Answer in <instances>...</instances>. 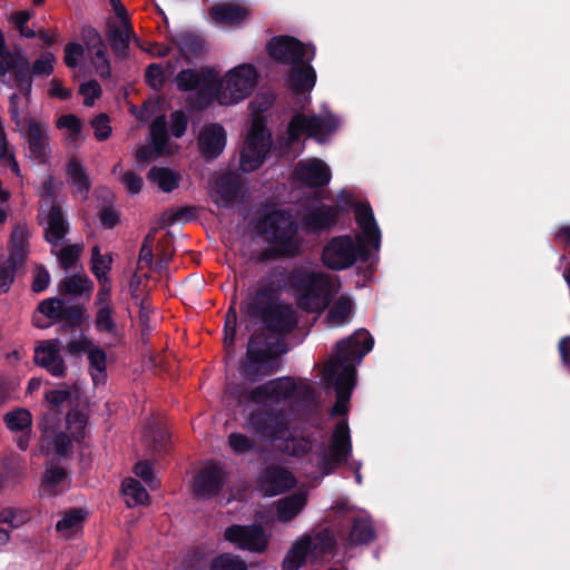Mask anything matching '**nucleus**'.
<instances>
[{
	"label": "nucleus",
	"mask_w": 570,
	"mask_h": 570,
	"mask_svg": "<svg viewBox=\"0 0 570 570\" xmlns=\"http://www.w3.org/2000/svg\"><path fill=\"white\" fill-rule=\"evenodd\" d=\"M121 487L125 495L130 497L136 504H142L149 498L142 484L134 478L125 479Z\"/></svg>",
	"instance_id": "obj_50"
},
{
	"label": "nucleus",
	"mask_w": 570,
	"mask_h": 570,
	"mask_svg": "<svg viewBox=\"0 0 570 570\" xmlns=\"http://www.w3.org/2000/svg\"><path fill=\"white\" fill-rule=\"evenodd\" d=\"M250 430L262 440L278 441L289 434L288 424L282 410L262 409L248 416Z\"/></svg>",
	"instance_id": "obj_11"
},
{
	"label": "nucleus",
	"mask_w": 570,
	"mask_h": 570,
	"mask_svg": "<svg viewBox=\"0 0 570 570\" xmlns=\"http://www.w3.org/2000/svg\"><path fill=\"white\" fill-rule=\"evenodd\" d=\"M149 131L155 153L161 155L169 140L165 115H159L153 120Z\"/></svg>",
	"instance_id": "obj_40"
},
{
	"label": "nucleus",
	"mask_w": 570,
	"mask_h": 570,
	"mask_svg": "<svg viewBox=\"0 0 570 570\" xmlns=\"http://www.w3.org/2000/svg\"><path fill=\"white\" fill-rule=\"evenodd\" d=\"M353 303L347 296H340L330 307L326 320L337 325H342L350 318Z\"/></svg>",
	"instance_id": "obj_43"
},
{
	"label": "nucleus",
	"mask_w": 570,
	"mask_h": 570,
	"mask_svg": "<svg viewBox=\"0 0 570 570\" xmlns=\"http://www.w3.org/2000/svg\"><path fill=\"white\" fill-rule=\"evenodd\" d=\"M297 306L308 313L324 311L331 302L332 284L328 275L307 267H294L287 275Z\"/></svg>",
	"instance_id": "obj_3"
},
{
	"label": "nucleus",
	"mask_w": 570,
	"mask_h": 570,
	"mask_svg": "<svg viewBox=\"0 0 570 570\" xmlns=\"http://www.w3.org/2000/svg\"><path fill=\"white\" fill-rule=\"evenodd\" d=\"M242 190V181L235 174L227 173L222 175L215 181L214 203L218 207L229 208L239 196Z\"/></svg>",
	"instance_id": "obj_25"
},
{
	"label": "nucleus",
	"mask_w": 570,
	"mask_h": 570,
	"mask_svg": "<svg viewBox=\"0 0 570 570\" xmlns=\"http://www.w3.org/2000/svg\"><path fill=\"white\" fill-rule=\"evenodd\" d=\"M80 255V248L77 245H68L60 249L58 259L62 268H71L78 261Z\"/></svg>",
	"instance_id": "obj_64"
},
{
	"label": "nucleus",
	"mask_w": 570,
	"mask_h": 570,
	"mask_svg": "<svg viewBox=\"0 0 570 570\" xmlns=\"http://www.w3.org/2000/svg\"><path fill=\"white\" fill-rule=\"evenodd\" d=\"M271 401L278 403L288 400L296 391V384L289 376H283L266 382Z\"/></svg>",
	"instance_id": "obj_38"
},
{
	"label": "nucleus",
	"mask_w": 570,
	"mask_h": 570,
	"mask_svg": "<svg viewBox=\"0 0 570 570\" xmlns=\"http://www.w3.org/2000/svg\"><path fill=\"white\" fill-rule=\"evenodd\" d=\"M296 484V480L292 472L278 466H267L258 479L259 490L267 497H275L282 494Z\"/></svg>",
	"instance_id": "obj_18"
},
{
	"label": "nucleus",
	"mask_w": 570,
	"mask_h": 570,
	"mask_svg": "<svg viewBox=\"0 0 570 570\" xmlns=\"http://www.w3.org/2000/svg\"><path fill=\"white\" fill-rule=\"evenodd\" d=\"M29 520V513L16 508H6L0 511V523H7L17 529Z\"/></svg>",
	"instance_id": "obj_53"
},
{
	"label": "nucleus",
	"mask_w": 570,
	"mask_h": 570,
	"mask_svg": "<svg viewBox=\"0 0 570 570\" xmlns=\"http://www.w3.org/2000/svg\"><path fill=\"white\" fill-rule=\"evenodd\" d=\"M352 454V440L346 420L338 421L333 430L328 448L320 444L316 466L322 475L332 474L341 464L347 462Z\"/></svg>",
	"instance_id": "obj_6"
},
{
	"label": "nucleus",
	"mask_w": 570,
	"mask_h": 570,
	"mask_svg": "<svg viewBox=\"0 0 570 570\" xmlns=\"http://www.w3.org/2000/svg\"><path fill=\"white\" fill-rule=\"evenodd\" d=\"M79 92L85 96L83 105L90 107L94 105L95 99L101 96V87L95 79L80 85Z\"/></svg>",
	"instance_id": "obj_62"
},
{
	"label": "nucleus",
	"mask_w": 570,
	"mask_h": 570,
	"mask_svg": "<svg viewBox=\"0 0 570 570\" xmlns=\"http://www.w3.org/2000/svg\"><path fill=\"white\" fill-rule=\"evenodd\" d=\"M177 89L181 92L194 91L187 99L189 107L194 110L207 109L217 98L222 80L218 72L208 66L199 69L186 68L181 69L176 76Z\"/></svg>",
	"instance_id": "obj_4"
},
{
	"label": "nucleus",
	"mask_w": 570,
	"mask_h": 570,
	"mask_svg": "<svg viewBox=\"0 0 570 570\" xmlns=\"http://www.w3.org/2000/svg\"><path fill=\"white\" fill-rule=\"evenodd\" d=\"M23 269L21 266L8 263L7 258L0 261V294H6L10 291L16 275Z\"/></svg>",
	"instance_id": "obj_46"
},
{
	"label": "nucleus",
	"mask_w": 570,
	"mask_h": 570,
	"mask_svg": "<svg viewBox=\"0 0 570 570\" xmlns=\"http://www.w3.org/2000/svg\"><path fill=\"white\" fill-rule=\"evenodd\" d=\"M373 345V336L365 328L336 343L335 356L324 366V381L335 390L336 401L331 412L333 416L347 413V403L356 383L355 365L372 351Z\"/></svg>",
	"instance_id": "obj_2"
},
{
	"label": "nucleus",
	"mask_w": 570,
	"mask_h": 570,
	"mask_svg": "<svg viewBox=\"0 0 570 570\" xmlns=\"http://www.w3.org/2000/svg\"><path fill=\"white\" fill-rule=\"evenodd\" d=\"M110 119L107 114H99L96 116L90 125L95 130V137L99 141H104L111 135Z\"/></svg>",
	"instance_id": "obj_58"
},
{
	"label": "nucleus",
	"mask_w": 570,
	"mask_h": 570,
	"mask_svg": "<svg viewBox=\"0 0 570 570\" xmlns=\"http://www.w3.org/2000/svg\"><path fill=\"white\" fill-rule=\"evenodd\" d=\"M50 284V274L45 265H38L35 269V276L31 284V289L33 293H42L45 292Z\"/></svg>",
	"instance_id": "obj_63"
},
{
	"label": "nucleus",
	"mask_w": 570,
	"mask_h": 570,
	"mask_svg": "<svg viewBox=\"0 0 570 570\" xmlns=\"http://www.w3.org/2000/svg\"><path fill=\"white\" fill-rule=\"evenodd\" d=\"M63 305V299L58 297H50L42 299L38 306L37 311L40 315L47 317L53 323H58L60 309Z\"/></svg>",
	"instance_id": "obj_49"
},
{
	"label": "nucleus",
	"mask_w": 570,
	"mask_h": 570,
	"mask_svg": "<svg viewBox=\"0 0 570 570\" xmlns=\"http://www.w3.org/2000/svg\"><path fill=\"white\" fill-rule=\"evenodd\" d=\"M69 472L57 464H51L43 474L42 491L53 497L65 492L69 488Z\"/></svg>",
	"instance_id": "obj_30"
},
{
	"label": "nucleus",
	"mask_w": 570,
	"mask_h": 570,
	"mask_svg": "<svg viewBox=\"0 0 570 570\" xmlns=\"http://www.w3.org/2000/svg\"><path fill=\"white\" fill-rule=\"evenodd\" d=\"M68 429L75 441L81 442L85 439V429L87 425V416L80 411H70L66 416Z\"/></svg>",
	"instance_id": "obj_47"
},
{
	"label": "nucleus",
	"mask_w": 570,
	"mask_h": 570,
	"mask_svg": "<svg viewBox=\"0 0 570 570\" xmlns=\"http://www.w3.org/2000/svg\"><path fill=\"white\" fill-rule=\"evenodd\" d=\"M294 175L297 180L309 188H320L328 185L331 170L321 159L314 158L307 163L299 161Z\"/></svg>",
	"instance_id": "obj_21"
},
{
	"label": "nucleus",
	"mask_w": 570,
	"mask_h": 570,
	"mask_svg": "<svg viewBox=\"0 0 570 570\" xmlns=\"http://www.w3.org/2000/svg\"><path fill=\"white\" fill-rule=\"evenodd\" d=\"M122 26H117L115 22L108 23L107 40L110 49L119 60L129 57V43L131 37L135 35L130 21H125Z\"/></svg>",
	"instance_id": "obj_26"
},
{
	"label": "nucleus",
	"mask_w": 570,
	"mask_h": 570,
	"mask_svg": "<svg viewBox=\"0 0 570 570\" xmlns=\"http://www.w3.org/2000/svg\"><path fill=\"white\" fill-rule=\"evenodd\" d=\"M29 158L38 165L50 161L51 148L48 127L41 122L29 121L24 132Z\"/></svg>",
	"instance_id": "obj_15"
},
{
	"label": "nucleus",
	"mask_w": 570,
	"mask_h": 570,
	"mask_svg": "<svg viewBox=\"0 0 570 570\" xmlns=\"http://www.w3.org/2000/svg\"><path fill=\"white\" fill-rule=\"evenodd\" d=\"M66 173L69 183L76 187L77 194L81 195L83 199H87L91 183L83 166L76 157L67 163Z\"/></svg>",
	"instance_id": "obj_34"
},
{
	"label": "nucleus",
	"mask_w": 570,
	"mask_h": 570,
	"mask_svg": "<svg viewBox=\"0 0 570 570\" xmlns=\"http://www.w3.org/2000/svg\"><path fill=\"white\" fill-rule=\"evenodd\" d=\"M208 570H248V568L239 556L224 552L212 559Z\"/></svg>",
	"instance_id": "obj_44"
},
{
	"label": "nucleus",
	"mask_w": 570,
	"mask_h": 570,
	"mask_svg": "<svg viewBox=\"0 0 570 570\" xmlns=\"http://www.w3.org/2000/svg\"><path fill=\"white\" fill-rule=\"evenodd\" d=\"M285 440V451L295 458H302L309 453L313 448V441L309 438H288L286 435Z\"/></svg>",
	"instance_id": "obj_48"
},
{
	"label": "nucleus",
	"mask_w": 570,
	"mask_h": 570,
	"mask_svg": "<svg viewBox=\"0 0 570 570\" xmlns=\"http://www.w3.org/2000/svg\"><path fill=\"white\" fill-rule=\"evenodd\" d=\"M65 389L58 390H49L45 393V400L55 409L57 412L59 411V406L66 402H69L71 399L70 389L63 384Z\"/></svg>",
	"instance_id": "obj_59"
},
{
	"label": "nucleus",
	"mask_w": 570,
	"mask_h": 570,
	"mask_svg": "<svg viewBox=\"0 0 570 570\" xmlns=\"http://www.w3.org/2000/svg\"><path fill=\"white\" fill-rule=\"evenodd\" d=\"M30 69V62L26 53L21 49L7 51L0 60V76L3 77L8 71L13 73L19 70Z\"/></svg>",
	"instance_id": "obj_39"
},
{
	"label": "nucleus",
	"mask_w": 570,
	"mask_h": 570,
	"mask_svg": "<svg viewBox=\"0 0 570 570\" xmlns=\"http://www.w3.org/2000/svg\"><path fill=\"white\" fill-rule=\"evenodd\" d=\"M224 539L237 549L262 553L267 549L268 538L259 523L232 524L224 531Z\"/></svg>",
	"instance_id": "obj_12"
},
{
	"label": "nucleus",
	"mask_w": 570,
	"mask_h": 570,
	"mask_svg": "<svg viewBox=\"0 0 570 570\" xmlns=\"http://www.w3.org/2000/svg\"><path fill=\"white\" fill-rule=\"evenodd\" d=\"M89 370L91 372L92 381L98 380V375L105 376L107 370V353L98 346H92L88 351Z\"/></svg>",
	"instance_id": "obj_45"
},
{
	"label": "nucleus",
	"mask_w": 570,
	"mask_h": 570,
	"mask_svg": "<svg viewBox=\"0 0 570 570\" xmlns=\"http://www.w3.org/2000/svg\"><path fill=\"white\" fill-rule=\"evenodd\" d=\"M228 444L235 453L244 454L254 449V441L242 433H232L228 435Z\"/></svg>",
	"instance_id": "obj_61"
},
{
	"label": "nucleus",
	"mask_w": 570,
	"mask_h": 570,
	"mask_svg": "<svg viewBox=\"0 0 570 570\" xmlns=\"http://www.w3.org/2000/svg\"><path fill=\"white\" fill-rule=\"evenodd\" d=\"M285 269L275 267L262 276L239 304V311L252 323L275 335L292 333L297 326V315L289 303L281 301Z\"/></svg>",
	"instance_id": "obj_1"
},
{
	"label": "nucleus",
	"mask_w": 570,
	"mask_h": 570,
	"mask_svg": "<svg viewBox=\"0 0 570 570\" xmlns=\"http://www.w3.org/2000/svg\"><path fill=\"white\" fill-rule=\"evenodd\" d=\"M60 351V340L43 341L35 350V363L46 368L55 377H65L67 367Z\"/></svg>",
	"instance_id": "obj_17"
},
{
	"label": "nucleus",
	"mask_w": 570,
	"mask_h": 570,
	"mask_svg": "<svg viewBox=\"0 0 570 570\" xmlns=\"http://www.w3.org/2000/svg\"><path fill=\"white\" fill-rule=\"evenodd\" d=\"M307 504L305 492H294L279 499L276 503V515L281 522H289L296 518Z\"/></svg>",
	"instance_id": "obj_28"
},
{
	"label": "nucleus",
	"mask_w": 570,
	"mask_h": 570,
	"mask_svg": "<svg viewBox=\"0 0 570 570\" xmlns=\"http://www.w3.org/2000/svg\"><path fill=\"white\" fill-rule=\"evenodd\" d=\"M170 40L187 61L190 58H198L204 53L205 40L193 31L179 32L173 36Z\"/></svg>",
	"instance_id": "obj_29"
},
{
	"label": "nucleus",
	"mask_w": 570,
	"mask_h": 570,
	"mask_svg": "<svg viewBox=\"0 0 570 570\" xmlns=\"http://www.w3.org/2000/svg\"><path fill=\"white\" fill-rule=\"evenodd\" d=\"M225 82L226 86L222 81L215 101L224 106L237 104L247 98L255 89L258 82L257 69L249 63L235 67L227 72Z\"/></svg>",
	"instance_id": "obj_8"
},
{
	"label": "nucleus",
	"mask_w": 570,
	"mask_h": 570,
	"mask_svg": "<svg viewBox=\"0 0 570 570\" xmlns=\"http://www.w3.org/2000/svg\"><path fill=\"white\" fill-rule=\"evenodd\" d=\"M95 326L98 332L114 333L117 325L112 318L111 306L98 307L95 318Z\"/></svg>",
	"instance_id": "obj_52"
},
{
	"label": "nucleus",
	"mask_w": 570,
	"mask_h": 570,
	"mask_svg": "<svg viewBox=\"0 0 570 570\" xmlns=\"http://www.w3.org/2000/svg\"><path fill=\"white\" fill-rule=\"evenodd\" d=\"M255 230L269 244L282 245L286 252L291 248L299 250L298 224L285 209L273 208L259 215Z\"/></svg>",
	"instance_id": "obj_5"
},
{
	"label": "nucleus",
	"mask_w": 570,
	"mask_h": 570,
	"mask_svg": "<svg viewBox=\"0 0 570 570\" xmlns=\"http://www.w3.org/2000/svg\"><path fill=\"white\" fill-rule=\"evenodd\" d=\"M312 544H313L312 538L308 535H305V537L301 538L299 540H297L292 546V548L289 549L287 554L285 556L283 563H282V569L283 570L299 569L304 564L306 557L309 553H312Z\"/></svg>",
	"instance_id": "obj_32"
},
{
	"label": "nucleus",
	"mask_w": 570,
	"mask_h": 570,
	"mask_svg": "<svg viewBox=\"0 0 570 570\" xmlns=\"http://www.w3.org/2000/svg\"><path fill=\"white\" fill-rule=\"evenodd\" d=\"M51 443L56 454L59 456L67 459L72 455V442L66 432L55 433Z\"/></svg>",
	"instance_id": "obj_57"
},
{
	"label": "nucleus",
	"mask_w": 570,
	"mask_h": 570,
	"mask_svg": "<svg viewBox=\"0 0 570 570\" xmlns=\"http://www.w3.org/2000/svg\"><path fill=\"white\" fill-rule=\"evenodd\" d=\"M343 213V206L321 204L307 212L303 216L302 223L306 232L320 234L333 229Z\"/></svg>",
	"instance_id": "obj_16"
},
{
	"label": "nucleus",
	"mask_w": 570,
	"mask_h": 570,
	"mask_svg": "<svg viewBox=\"0 0 570 570\" xmlns=\"http://www.w3.org/2000/svg\"><path fill=\"white\" fill-rule=\"evenodd\" d=\"M316 70L311 65V61L304 59L303 62H297L291 66L286 73V85L296 95H305L313 90L316 83Z\"/></svg>",
	"instance_id": "obj_22"
},
{
	"label": "nucleus",
	"mask_w": 570,
	"mask_h": 570,
	"mask_svg": "<svg viewBox=\"0 0 570 570\" xmlns=\"http://www.w3.org/2000/svg\"><path fill=\"white\" fill-rule=\"evenodd\" d=\"M55 62V55L50 51H45L33 62L32 67L30 68V71L33 76H50L53 72Z\"/></svg>",
	"instance_id": "obj_55"
},
{
	"label": "nucleus",
	"mask_w": 570,
	"mask_h": 570,
	"mask_svg": "<svg viewBox=\"0 0 570 570\" xmlns=\"http://www.w3.org/2000/svg\"><path fill=\"white\" fill-rule=\"evenodd\" d=\"M247 16V9L237 3L216 4L210 9L213 20L225 24H239Z\"/></svg>",
	"instance_id": "obj_33"
},
{
	"label": "nucleus",
	"mask_w": 570,
	"mask_h": 570,
	"mask_svg": "<svg viewBox=\"0 0 570 570\" xmlns=\"http://www.w3.org/2000/svg\"><path fill=\"white\" fill-rule=\"evenodd\" d=\"M306 132L309 137H317L323 134V117L314 115L306 117L304 114H296L292 117L287 126V139L285 148L296 142L301 135Z\"/></svg>",
	"instance_id": "obj_23"
},
{
	"label": "nucleus",
	"mask_w": 570,
	"mask_h": 570,
	"mask_svg": "<svg viewBox=\"0 0 570 570\" xmlns=\"http://www.w3.org/2000/svg\"><path fill=\"white\" fill-rule=\"evenodd\" d=\"M226 483V473L219 462H209L194 476L193 494L197 500L217 497Z\"/></svg>",
	"instance_id": "obj_14"
},
{
	"label": "nucleus",
	"mask_w": 570,
	"mask_h": 570,
	"mask_svg": "<svg viewBox=\"0 0 570 570\" xmlns=\"http://www.w3.org/2000/svg\"><path fill=\"white\" fill-rule=\"evenodd\" d=\"M276 356V354H273L271 345L266 342L263 333L255 332L248 340L247 362L242 365V372L250 382H256L263 376L272 375L276 371L272 362Z\"/></svg>",
	"instance_id": "obj_9"
},
{
	"label": "nucleus",
	"mask_w": 570,
	"mask_h": 570,
	"mask_svg": "<svg viewBox=\"0 0 570 570\" xmlns=\"http://www.w3.org/2000/svg\"><path fill=\"white\" fill-rule=\"evenodd\" d=\"M226 130L217 122L205 125L198 135V149L205 160L218 158L226 146Z\"/></svg>",
	"instance_id": "obj_19"
},
{
	"label": "nucleus",
	"mask_w": 570,
	"mask_h": 570,
	"mask_svg": "<svg viewBox=\"0 0 570 570\" xmlns=\"http://www.w3.org/2000/svg\"><path fill=\"white\" fill-rule=\"evenodd\" d=\"M265 50L273 61L285 66L303 62L304 59L312 61L316 55L314 46L305 45L299 39L287 35L272 37Z\"/></svg>",
	"instance_id": "obj_10"
},
{
	"label": "nucleus",
	"mask_w": 570,
	"mask_h": 570,
	"mask_svg": "<svg viewBox=\"0 0 570 570\" xmlns=\"http://www.w3.org/2000/svg\"><path fill=\"white\" fill-rule=\"evenodd\" d=\"M147 178L158 185L164 193H171L179 186V175L170 168L154 166L149 169Z\"/></svg>",
	"instance_id": "obj_37"
},
{
	"label": "nucleus",
	"mask_w": 570,
	"mask_h": 570,
	"mask_svg": "<svg viewBox=\"0 0 570 570\" xmlns=\"http://www.w3.org/2000/svg\"><path fill=\"white\" fill-rule=\"evenodd\" d=\"M324 266L332 271H343L355 263L354 239L350 235L332 237L322 250Z\"/></svg>",
	"instance_id": "obj_13"
},
{
	"label": "nucleus",
	"mask_w": 570,
	"mask_h": 570,
	"mask_svg": "<svg viewBox=\"0 0 570 570\" xmlns=\"http://www.w3.org/2000/svg\"><path fill=\"white\" fill-rule=\"evenodd\" d=\"M88 320L87 309L83 305L72 304L68 305L63 301V305L60 309L59 323H62L61 330H75L81 327L82 324Z\"/></svg>",
	"instance_id": "obj_35"
},
{
	"label": "nucleus",
	"mask_w": 570,
	"mask_h": 570,
	"mask_svg": "<svg viewBox=\"0 0 570 570\" xmlns=\"http://www.w3.org/2000/svg\"><path fill=\"white\" fill-rule=\"evenodd\" d=\"M58 128H66L70 132V139L77 141L81 137L82 122L73 114L62 115L57 120Z\"/></svg>",
	"instance_id": "obj_54"
},
{
	"label": "nucleus",
	"mask_w": 570,
	"mask_h": 570,
	"mask_svg": "<svg viewBox=\"0 0 570 570\" xmlns=\"http://www.w3.org/2000/svg\"><path fill=\"white\" fill-rule=\"evenodd\" d=\"M85 520V514L80 509H71L56 523V530L62 532L78 527Z\"/></svg>",
	"instance_id": "obj_56"
},
{
	"label": "nucleus",
	"mask_w": 570,
	"mask_h": 570,
	"mask_svg": "<svg viewBox=\"0 0 570 570\" xmlns=\"http://www.w3.org/2000/svg\"><path fill=\"white\" fill-rule=\"evenodd\" d=\"M6 426L12 432H24L31 430V413L23 407H17L3 416Z\"/></svg>",
	"instance_id": "obj_41"
},
{
	"label": "nucleus",
	"mask_w": 570,
	"mask_h": 570,
	"mask_svg": "<svg viewBox=\"0 0 570 570\" xmlns=\"http://www.w3.org/2000/svg\"><path fill=\"white\" fill-rule=\"evenodd\" d=\"M69 223L58 202H53L47 215V228L45 239L47 243L57 246L69 233Z\"/></svg>",
	"instance_id": "obj_24"
},
{
	"label": "nucleus",
	"mask_w": 570,
	"mask_h": 570,
	"mask_svg": "<svg viewBox=\"0 0 570 570\" xmlns=\"http://www.w3.org/2000/svg\"><path fill=\"white\" fill-rule=\"evenodd\" d=\"M112 256L110 254H100V248L95 245L91 249V273L98 282L110 279L108 273L111 271Z\"/></svg>",
	"instance_id": "obj_42"
},
{
	"label": "nucleus",
	"mask_w": 570,
	"mask_h": 570,
	"mask_svg": "<svg viewBox=\"0 0 570 570\" xmlns=\"http://www.w3.org/2000/svg\"><path fill=\"white\" fill-rule=\"evenodd\" d=\"M355 220L362 229L368 245L379 248L381 230L376 224L373 209L368 203H360L355 206Z\"/></svg>",
	"instance_id": "obj_27"
},
{
	"label": "nucleus",
	"mask_w": 570,
	"mask_h": 570,
	"mask_svg": "<svg viewBox=\"0 0 570 570\" xmlns=\"http://www.w3.org/2000/svg\"><path fill=\"white\" fill-rule=\"evenodd\" d=\"M146 82L155 90H160L165 85L164 69L158 63H150L145 73Z\"/></svg>",
	"instance_id": "obj_60"
},
{
	"label": "nucleus",
	"mask_w": 570,
	"mask_h": 570,
	"mask_svg": "<svg viewBox=\"0 0 570 570\" xmlns=\"http://www.w3.org/2000/svg\"><path fill=\"white\" fill-rule=\"evenodd\" d=\"M376 539V531L370 518L356 517L348 534V546H368Z\"/></svg>",
	"instance_id": "obj_31"
},
{
	"label": "nucleus",
	"mask_w": 570,
	"mask_h": 570,
	"mask_svg": "<svg viewBox=\"0 0 570 570\" xmlns=\"http://www.w3.org/2000/svg\"><path fill=\"white\" fill-rule=\"evenodd\" d=\"M30 236L26 223L14 224L7 243L8 263L26 268L30 254Z\"/></svg>",
	"instance_id": "obj_20"
},
{
	"label": "nucleus",
	"mask_w": 570,
	"mask_h": 570,
	"mask_svg": "<svg viewBox=\"0 0 570 570\" xmlns=\"http://www.w3.org/2000/svg\"><path fill=\"white\" fill-rule=\"evenodd\" d=\"M272 134L263 118L255 117L247 132L245 146L240 151V167L243 171L257 170L265 161L272 147Z\"/></svg>",
	"instance_id": "obj_7"
},
{
	"label": "nucleus",
	"mask_w": 570,
	"mask_h": 570,
	"mask_svg": "<svg viewBox=\"0 0 570 570\" xmlns=\"http://www.w3.org/2000/svg\"><path fill=\"white\" fill-rule=\"evenodd\" d=\"M92 288L94 282L85 274L65 277L59 284V293L62 296L89 294Z\"/></svg>",
	"instance_id": "obj_36"
},
{
	"label": "nucleus",
	"mask_w": 570,
	"mask_h": 570,
	"mask_svg": "<svg viewBox=\"0 0 570 570\" xmlns=\"http://www.w3.org/2000/svg\"><path fill=\"white\" fill-rule=\"evenodd\" d=\"M312 541V552L320 551L321 553H330L336 547V539L328 529L321 530Z\"/></svg>",
	"instance_id": "obj_51"
}]
</instances>
